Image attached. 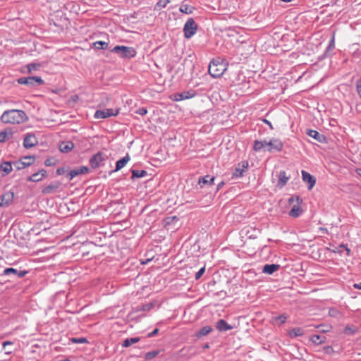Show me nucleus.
I'll return each mask as SVG.
<instances>
[{"label": "nucleus", "instance_id": "obj_1", "mask_svg": "<svg viewBox=\"0 0 361 361\" xmlns=\"http://www.w3.org/2000/svg\"><path fill=\"white\" fill-rule=\"evenodd\" d=\"M227 63L221 58L214 59L209 63V73L213 78H219L226 71Z\"/></svg>", "mask_w": 361, "mask_h": 361}, {"label": "nucleus", "instance_id": "obj_2", "mask_svg": "<svg viewBox=\"0 0 361 361\" xmlns=\"http://www.w3.org/2000/svg\"><path fill=\"white\" fill-rule=\"evenodd\" d=\"M22 113L21 110H7L1 115V120L4 123H20L23 121Z\"/></svg>", "mask_w": 361, "mask_h": 361}, {"label": "nucleus", "instance_id": "obj_3", "mask_svg": "<svg viewBox=\"0 0 361 361\" xmlns=\"http://www.w3.org/2000/svg\"><path fill=\"white\" fill-rule=\"evenodd\" d=\"M111 52L116 54L120 58L123 59L134 58L137 54V51L135 48L123 45H117L114 47L111 50Z\"/></svg>", "mask_w": 361, "mask_h": 361}, {"label": "nucleus", "instance_id": "obj_4", "mask_svg": "<svg viewBox=\"0 0 361 361\" xmlns=\"http://www.w3.org/2000/svg\"><path fill=\"white\" fill-rule=\"evenodd\" d=\"M302 202V200L299 196H292L288 199L289 204L295 202L288 213L290 216L297 218L302 214V210L300 207Z\"/></svg>", "mask_w": 361, "mask_h": 361}, {"label": "nucleus", "instance_id": "obj_5", "mask_svg": "<svg viewBox=\"0 0 361 361\" xmlns=\"http://www.w3.org/2000/svg\"><path fill=\"white\" fill-rule=\"evenodd\" d=\"M197 24L193 18H189L184 25L183 32L184 37L187 39L192 37L197 30Z\"/></svg>", "mask_w": 361, "mask_h": 361}, {"label": "nucleus", "instance_id": "obj_6", "mask_svg": "<svg viewBox=\"0 0 361 361\" xmlns=\"http://www.w3.org/2000/svg\"><path fill=\"white\" fill-rule=\"evenodd\" d=\"M118 109H104L102 110H97L94 114L96 118H106L111 116H116L118 114Z\"/></svg>", "mask_w": 361, "mask_h": 361}, {"label": "nucleus", "instance_id": "obj_7", "mask_svg": "<svg viewBox=\"0 0 361 361\" xmlns=\"http://www.w3.org/2000/svg\"><path fill=\"white\" fill-rule=\"evenodd\" d=\"M105 159V155L102 152H99L91 157L90 164L92 169H96L102 166V162Z\"/></svg>", "mask_w": 361, "mask_h": 361}, {"label": "nucleus", "instance_id": "obj_8", "mask_svg": "<svg viewBox=\"0 0 361 361\" xmlns=\"http://www.w3.org/2000/svg\"><path fill=\"white\" fill-rule=\"evenodd\" d=\"M44 84V81L39 76H30L24 78V85L32 87H39Z\"/></svg>", "mask_w": 361, "mask_h": 361}, {"label": "nucleus", "instance_id": "obj_9", "mask_svg": "<svg viewBox=\"0 0 361 361\" xmlns=\"http://www.w3.org/2000/svg\"><path fill=\"white\" fill-rule=\"evenodd\" d=\"M37 144L38 140L34 133H27L24 135V148H31Z\"/></svg>", "mask_w": 361, "mask_h": 361}, {"label": "nucleus", "instance_id": "obj_10", "mask_svg": "<svg viewBox=\"0 0 361 361\" xmlns=\"http://www.w3.org/2000/svg\"><path fill=\"white\" fill-rule=\"evenodd\" d=\"M14 200V192L8 191L4 194L0 195V207H6L10 205V204Z\"/></svg>", "mask_w": 361, "mask_h": 361}, {"label": "nucleus", "instance_id": "obj_11", "mask_svg": "<svg viewBox=\"0 0 361 361\" xmlns=\"http://www.w3.org/2000/svg\"><path fill=\"white\" fill-rule=\"evenodd\" d=\"M248 168V162L243 161L238 164V166L235 169L232 173V178H241L243 176V172Z\"/></svg>", "mask_w": 361, "mask_h": 361}, {"label": "nucleus", "instance_id": "obj_12", "mask_svg": "<svg viewBox=\"0 0 361 361\" xmlns=\"http://www.w3.org/2000/svg\"><path fill=\"white\" fill-rule=\"evenodd\" d=\"M269 147L267 150L269 152H273L274 151L280 152L282 150L283 147V142L279 139H272L269 142Z\"/></svg>", "mask_w": 361, "mask_h": 361}, {"label": "nucleus", "instance_id": "obj_13", "mask_svg": "<svg viewBox=\"0 0 361 361\" xmlns=\"http://www.w3.org/2000/svg\"><path fill=\"white\" fill-rule=\"evenodd\" d=\"M196 95V92L194 90H190L188 91H184L180 93L174 94V100L181 101L187 99H190Z\"/></svg>", "mask_w": 361, "mask_h": 361}, {"label": "nucleus", "instance_id": "obj_14", "mask_svg": "<svg viewBox=\"0 0 361 361\" xmlns=\"http://www.w3.org/2000/svg\"><path fill=\"white\" fill-rule=\"evenodd\" d=\"M89 171L90 169L87 166H80L70 171L67 174V177L69 178V180H72L73 178L78 175L87 173Z\"/></svg>", "mask_w": 361, "mask_h": 361}, {"label": "nucleus", "instance_id": "obj_15", "mask_svg": "<svg viewBox=\"0 0 361 361\" xmlns=\"http://www.w3.org/2000/svg\"><path fill=\"white\" fill-rule=\"evenodd\" d=\"M60 186H61V183L59 181H55V182L50 183L47 186L44 187L42 189V192L43 194H46V195L53 194L59 190Z\"/></svg>", "mask_w": 361, "mask_h": 361}, {"label": "nucleus", "instance_id": "obj_16", "mask_svg": "<svg viewBox=\"0 0 361 361\" xmlns=\"http://www.w3.org/2000/svg\"><path fill=\"white\" fill-rule=\"evenodd\" d=\"M302 180L304 182L309 183L308 189L311 190L316 183V179L310 173L305 171H302Z\"/></svg>", "mask_w": 361, "mask_h": 361}, {"label": "nucleus", "instance_id": "obj_17", "mask_svg": "<svg viewBox=\"0 0 361 361\" xmlns=\"http://www.w3.org/2000/svg\"><path fill=\"white\" fill-rule=\"evenodd\" d=\"M216 328L219 331L224 332L233 329V326L228 324L224 319H219L216 323Z\"/></svg>", "mask_w": 361, "mask_h": 361}, {"label": "nucleus", "instance_id": "obj_18", "mask_svg": "<svg viewBox=\"0 0 361 361\" xmlns=\"http://www.w3.org/2000/svg\"><path fill=\"white\" fill-rule=\"evenodd\" d=\"M47 174V171L44 169L39 170V171L33 173L32 176L27 178L28 181L38 182L41 180Z\"/></svg>", "mask_w": 361, "mask_h": 361}, {"label": "nucleus", "instance_id": "obj_19", "mask_svg": "<svg viewBox=\"0 0 361 361\" xmlns=\"http://www.w3.org/2000/svg\"><path fill=\"white\" fill-rule=\"evenodd\" d=\"M290 179V176L286 175V172L285 171H281L279 174V180L277 183V187L279 188H283L288 180Z\"/></svg>", "mask_w": 361, "mask_h": 361}, {"label": "nucleus", "instance_id": "obj_20", "mask_svg": "<svg viewBox=\"0 0 361 361\" xmlns=\"http://www.w3.org/2000/svg\"><path fill=\"white\" fill-rule=\"evenodd\" d=\"M307 134L319 142H325L326 137L314 130H308Z\"/></svg>", "mask_w": 361, "mask_h": 361}, {"label": "nucleus", "instance_id": "obj_21", "mask_svg": "<svg viewBox=\"0 0 361 361\" xmlns=\"http://www.w3.org/2000/svg\"><path fill=\"white\" fill-rule=\"evenodd\" d=\"M279 269H280L279 264H267L263 267L262 272L264 274H272L275 271H278Z\"/></svg>", "mask_w": 361, "mask_h": 361}, {"label": "nucleus", "instance_id": "obj_22", "mask_svg": "<svg viewBox=\"0 0 361 361\" xmlns=\"http://www.w3.org/2000/svg\"><path fill=\"white\" fill-rule=\"evenodd\" d=\"M214 179L215 178L214 176L207 175L199 178L198 184L201 186V188L205 185H212L214 184Z\"/></svg>", "mask_w": 361, "mask_h": 361}, {"label": "nucleus", "instance_id": "obj_23", "mask_svg": "<svg viewBox=\"0 0 361 361\" xmlns=\"http://www.w3.org/2000/svg\"><path fill=\"white\" fill-rule=\"evenodd\" d=\"M129 160H130V156L128 154H126L124 157H123L122 159L117 161L116 163L115 170L111 171L110 174L112 173L113 172H116V171L121 170L122 168H123L126 166V164L129 161Z\"/></svg>", "mask_w": 361, "mask_h": 361}, {"label": "nucleus", "instance_id": "obj_24", "mask_svg": "<svg viewBox=\"0 0 361 361\" xmlns=\"http://www.w3.org/2000/svg\"><path fill=\"white\" fill-rule=\"evenodd\" d=\"M74 144L71 141L62 142L59 145V150L63 153H68L73 149Z\"/></svg>", "mask_w": 361, "mask_h": 361}, {"label": "nucleus", "instance_id": "obj_25", "mask_svg": "<svg viewBox=\"0 0 361 361\" xmlns=\"http://www.w3.org/2000/svg\"><path fill=\"white\" fill-rule=\"evenodd\" d=\"M305 334L304 330L300 327H296L290 329L288 332V335L290 338H294L298 336H302Z\"/></svg>", "mask_w": 361, "mask_h": 361}, {"label": "nucleus", "instance_id": "obj_26", "mask_svg": "<svg viewBox=\"0 0 361 361\" xmlns=\"http://www.w3.org/2000/svg\"><path fill=\"white\" fill-rule=\"evenodd\" d=\"M212 328L209 326H205L200 329L199 331L196 333V336L197 338H200L202 336H204L208 335L210 332H212Z\"/></svg>", "mask_w": 361, "mask_h": 361}, {"label": "nucleus", "instance_id": "obj_27", "mask_svg": "<svg viewBox=\"0 0 361 361\" xmlns=\"http://www.w3.org/2000/svg\"><path fill=\"white\" fill-rule=\"evenodd\" d=\"M140 338L139 337H134V338H126L123 341L122 343V346L125 348H128L131 345L137 343Z\"/></svg>", "mask_w": 361, "mask_h": 361}, {"label": "nucleus", "instance_id": "obj_28", "mask_svg": "<svg viewBox=\"0 0 361 361\" xmlns=\"http://www.w3.org/2000/svg\"><path fill=\"white\" fill-rule=\"evenodd\" d=\"M147 172L145 170H132V179L139 178L147 176Z\"/></svg>", "mask_w": 361, "mask_h": 361}, {"label": "nucleus", "instance_id": "obj_29", "mask_svg": "<svg viewBox=\"0 0 361 361\" xmlns=\"http://www.w3.org/2000/svg\"><path fill=\"white\" fill-rule=\"evenodd\" d=\"M1 170L6 174H8L13 170L11 163L8 161L3 162L1 165Z\"/></svg>", "mask_w": 361, "mask_h": 361}, {"label": "nucleus", "instance_id": "obj_30", "mask_svg": "<svg viewBox=\"0 0 361 361\" xmlns=\"http://www.w3.org/2000/svg\"><path fill=\"white\" fill-rule=\"evenodd\" d=\"M24 169L30 166L35 161V155H27L24 154Z\"/></svg>", "mask_w": 361, "mask_h": 361}, {"label": "nucleus", "instance_id": "obj_31", "mask_svg": "<svg viewBox=\"0 0 361 361\" xmlns=\"http://www.w3.org/2000/svg\"><path fill=\"white\" fill-rule=\"evenodd\" d=\"M325 337L319 335H313L310 337V341L315 345H320L324 342Z\"/></svg>", "mask_w": 361, "mask_h": 361}, {"label": "nucleus", "instance_id": "obj_32", "mask_svg": "<svg viewBox=\"0 0 361 361\" xmlns=\"http://www.w3.org/2000/svg\"><path fill=\"white\" fill-rule=\"evenodd\" d=\"M41 67V64L39 63H32L27 65V72L31 74L35 71H38Z\"/></svg>", "mask_w": 361, "mask_h": 361}, {"label": "nucleus", "instance_id": "obj_33", "mask_svg": "<svg viewBox=\"0 0 361 361\" xmlns=\"http://www.w3.org/2000/svg\"><path fill=\"white\" fill-rule=\"evenodd\" d=\"M335 49V38L334 35H333L331 39L330 40L329 45L325 51V56H330L329 52L332 51Z\"/></svg>", "mask_w": 361, "mask_h": 361}, {"label": "nucleus", "instance_id": "obj_34", "mask_svg": "<svg viewBox=\"0 0 361 361\" xmlns=\"http://www.w3.org/2000/svg\"><path fill=\"white\" fill-rule=\"evenodd\" d=\"M358 331V329L355 326H346L343 333L346 335H353Z\"/></svg>", "mask_w": 361, "mask_h": 361}, {"label": "nucleus", "instance_id": "obj_35", "mask_svg": "<svg viewBox=\"0 0 361 361\" xmlns=\"http://www.w3.org/2000/svg\"><path fill=\"white\" fill-rule=\"evenodd\" d=\"M93 46L97 49H106L108 48V43L103 41H97L94 42Z\"/></svg>", "mask_w": 361, "mask_h": 361}, {"label": "nucleus", "instance_id": "obj_36", "mask_svg": "<svg viewBox=\"0 0 361 361\" xmlns=\"http://www.w3.org/2000/svg\"><path fill=\"white\" fill-rule=\"evenodd\" d=\"M4 273L5 275H8L12 273L18 274L19 277H23V271H18L13 268H6L4 269Z\"/></svg>", "mask_w": 361, "mask_h": 361}, {"label": "nucleus", "instance_id": "obj_37", "mask_svg": "<svg viewBox=\"0 0 361 361\" xmlns=\"http://www.w3.org/2000/svg\"><path fill=\"white\" fill-rule=\"evenodd\" d=\"M179 10L181 13L190 14L192 13L194 8L187 4H183L180 6Z\"/></svg>", "mask_w": 361, "mask_h": 361}, {"label": "nucleus", "instance_id": "obj_38", "mask_svg": "<svg viewBox=\"0 0 361 361\" xmlns=\"http://www.w3.org/2000/svg\"><path fill=\"white\" fill-rule=\"evenodd\" d=\"M159 352H160L159 350H153V351L148 352L145 354V358L147 360H150L153 359L154 357H155L157 355H158Z\"/></svg>", "mask_w": 361, "mask_h": 361}, {"label": "nucleus", "instance_id": "obj_39", "mask_svg": "<svg viewBox=\"0 0 361 361\" xmlns=\"http://www.w3.org/2000/svg\"><path fill=\"white\" fill-rule=\"evenodd\" d=\"M69 341L73 343H87L88 341L86 338H71Z\"/></svg>", "mask_w": 361, "mask_h": 361}, {"label": "nucleus", "instance_id": "obj_40", "mask_svg": "<svg viewBox=\"0 0 361 361\" xmlns=\"http://www.w3.org/2000/svg\"><path fill=\"white\" fill-rule=\"evenodd\" d=\"M276 322H278L279 325L283 324L286 322L287 319V316L286 314H281L274 318Z\"/></svg>", "mask_w": 361, "mask_h": 361}, {"label": "nucleus", "instance_id": "obj_41", "mask_svg": "<svg viewBox=\"0 0 361 361\" xmlns=\"http://www.w3.org/2000/svg\"><path fill=\"white\" fill-rule=\"evenodd\" d=\"M262 149H263V142H262V141L255 140L253 145V149L258 152Z\"/></svg>", "mask_w": 361, "mask_h": 361}, {"label": "nucleus", "instance_id": "obj_42", "mask_svg": "<svg viewBox=\"0 0 361 361\" xmlns=\"http://www.w3.org/2000/svg\"><path fill=\"white\" fill-rule=\"evenodd\" d=\"M171 1V0H159L156 4L155 8H164Z\"/></svg>", "mask_w": 361, "mask_h": 361}, {"label": "nucleus", "instance_id": "obj_43", "mask_svg": "<svg viewBox=\"0 0 361 361\" xmlns=\"http://www.w3.org/2000/svg\"><path fill=\"white\" fill-rule=\"evenodd\" d=\"M322 351L326 355H332L334 353V350L331 345L324 346L322 348Z\"/></svg>", "mask_w": 361, "mask_h": 361}, {"label": "nucleus", "instance_id": "obj_44", "mask_svg": "<svg viewBox=\"0 0 361 361\" xmlns=\"http://www.w3.org/2000/svg\"><path fill=\"white\" fill-rule=\"evenodd\" d=\"M13 166L17 170H20L21 169H23V161H22V158L21 157L19 159V160L18 161H15L13 163Z\"/></svg>", "mask_w": 361, "mask_h": 361}, {"label": "nucleus", "instance_id": "obj_45", "mask_svg": "<svg viewBox=\"0 0 361 361\" xmlns=\"http://www.w3.org/2000/svg\"><path fill=\"white\" fill-rule=\"evenodd\" d=\"M147 110L146 108H144V107L139 108L138 109H137L135 111V114H140L141 116H145V114H147Z\"/></svg>", "mask_w": 361, "mask_h": 361}, {"label": "nucleus", "instance_id": "obj_46", "mask_svg": "<svg viewBox=\"0 0 361 361\" xmlns=\"http://www.w3.org/2000/svg\"><path fill=\"white\" fill-rule=\"evenodd\" d=\"M205 271V267H202L196 274H195V279H199L203 275Z\"/></svg>", "mask_w": 361, "mask_h": 361}, {"label": "nucleus", "instance_id": "obj_47", "mask_svg": "<svg viewBox=\"0 0 361 361\" xmlns=\"http://www.w3.org/2000/svg\"><path fill=\"white\" fill-rule=\"evenodd\" d=\"M316 327L317 328L324 327L320 330L321 332H324V333L329 332L330 331V329H331V326H324V325H322V324L319 325Z\"/></svg>", "mask_w": 361, "mask_h": 361}, {"label": "nucleus", "instance_id": "obj_48", "mask_svg": "<svg viewBox=\"0 0 361 361\" xmlns=\"http://www.w3.org/2000/svg\"><path fill=\"white\" fill-rule=\"evenodd\" d=\"M8 134L7 133L3 131L0 133V142H4L7 139Z\"/></svg>", "mask_w": 361, "mask_h": 361}, {"label": "nucleus", "instance_id": "obj_49", "mask_svg": "<svg viewBox=\"0 0 361 361\" xmlns=\"http://www.w3.org/2000/svg\"><path fill=\"white\" fill-rule=\"evenodd\" d=\"M45 165L47 166H52L54 164V160L53 158H49V159H47L45 160V162H44Z\"/></svg>", "mask_w": 361, "mask_h": 361}, {"label": "nucleus", "instance_id": "obj_50", "mask_svg": "<svg viewBox=\"0 0 361 361\" xmlns=\"http://www.w3.org/2000/svg\"><path fill=\"white\" fill-rule=\"evenodd\" d=\"M16 226H13V227L12 228V231H13V233H14V236H15V238H16V240H19V239H22V238H23V236L21 235V234H20V233L16 234Z\"/></svg>", "mask_w": 361, "mask_h": 361}, {"label": "nucleus", "instance_id": "obj_51", "mask_svg": "<svg viewBox=\"0 0 361 361\" xmlns=\"http://www.w3.org/2000/svg\"><path fill=\"white\" fill-rule=\"evenodd\" d=\"M158 331H159V329H155L153 331L148 334L147 337L150 338V337L154 336L158 333Z\"/></svg>", "mask_w": 361, "mask_h": 361}, {"label": "nucleus", "instance_id": "obj_52", "mask_svg": "<svg viewBox=\"0 0 361 361\" xmlns=\"http://www.w3.org/2000/svg\"><path fill=\"white\" fill-rule=\"evenodd\" d=\"M356 90L360 97L361 98V85H356Z\"/></svg>", "mask_w": 361, "mask_h": 361}, {"label": "nucleus", "instance_id": "obj_53", "mask_svg": "<svg viewBox=\"0 0 361 361\" xmlns=\"http://www.w3.org/2000/svg\"><path fill=\"white\" fill-rule=\"evenodd\" d=\"M263 121H264L265 123H267V125H268V126L270 127V128H271V129H273V126H272V125H271V122H270V121H268V120H267V119H264V120H263Z\"/></svg>", "mask_w": 361, "mask_h": 361}, {"label": "nucleus", "instance_id": "obj_54", "mask_svg": "<svg viewBox=\"0 0 361 361\" xmlns=\"http://www.w3.org/2000/svg\"><path fill=\"white\" fill-rule=\"evenodd\" d=\"M354 288H356V289H360L361 290V282L359 283H355L354 284Z\"/></svg>", "mask_w": 361, "mask_h": 361}, {"label": "nucleus", "instance_id": "obj_55", "mask_svg": "<svg viewBox=\"0 0 361 361\" xmlns=\"http://www.w3.org/2000/svg\"><path fill=\"white\" fill-rule=\"evenodd\" d=\"M224 185V181H221V183H219L217 185V190H219L223 187Z\"/></svg>", "mask_w": 361, "mask_h": 361}, {"label": "nucleus", "instance_id": "obj_56", "mask_svg": "<svg viewBox=\"0 0 361 361\" xmlns=\"http://www.w3.org/2000/svg\"><path fill=\"white\" fill-rule=\"evenodd\" d=\"M152 305H146L143 307V310H149Z\"/></svg>", "mask_w": 361, "mask_h": 361}, {"label": "nucleus", "instance_id": "obj_57", "mask_svg": "<svg viewBox=\"0 0 361 361\" xmlns=\"http://www.w3.org/2000/svg\"><path fill=\"white\" fill-rule=\"evenodd\" d=\"M12 343L11 342H8V341H5L3 343V346H4V348L6 349V347L8 345H11Z\"/></svg>", "mask_w": 361, "mask_h": 361}, {"label": "nucleus", "instance_id": "obj_58", "mask_svg": "<svg viewBox=\"0 0 361 361\" xmlns=\"http://www.w3.org/2000/svg\"><path fill=\"white\" fill-rule=\"evenodd\" d=\"M262 142H263V148H265V147H269V145H268V142H267V141H262Z\"/></svg>", "mask_w": 361, "mask_h": 361}, {"label": "nucleus", "instance_id": "obj_59", "mask_svg": "<svg viewBox=\"0 0 361 361\" xmlns=\"http://www.w3.org/2000/svg\"><path fill=\"white\" fill-rule=\"evenodd\" d=\"M63 172V169H58L57 171H56V173H57L58 175H61Z\"/></svg>", "mask_w": 361, "mask_h": 361}, {"label": "nucleus", "instance_id": "obj_60", "mask_svg": "<svg viewBox=\"0 0 361 361\" xmlns=\"http://www.w3.org/2000/svg\"><path fill=\"white\" fill-rule=\"evenodd\" d=\"M355 171H356V173H357L359 176H360V177H361V169H357L355 170Z\"/></svg>", "mask_w": 361, "mask_h": 361}, {"label": "nucleus", "instance_id": "obj_61", "mask_svg": "<svg viewBox=\"0 0 361 361\" xmlns=\"http://www.w3.org/2000/svg\"><path fill=\"white\" fill-rule=\"evenodd\" d=\"M203 349H208L209 348V343H205L204 345H203Z\"/></svg>", "mask_w": 361, "mask_h": 361}, {"label": "nucleus", "instance_id": "obj_62", "mask_svg": "<svg viewBox=\"0 0 361 361\" xmlns=\"http://www.w3.org/2000/svg\"><path fill=\"white\" fill-rule=\"evenodd\" d=\"M17 81L19 84L23 85V78H19Z\"/></svg>", "mask_w": 361, "mask_h": 361}, {"label": "nucleus", "instance_id": "obj_63", "mask_svg": "<svg viewBox=\"0 0 361 361\" xmlns=\"http://www.w3.org/2000/svg\"><path fill=\"white\" fill-rule=\"evenodd\" d=\"M27 118H28V117L24 113V118H23L24 122H25L27 120Z\"/></svg>", "mask_w": 361, "mask_h": 361}, {"label": "nucleus", "instance_id": "obj_64", "mask_svg": "<svg viewBox=\"0 0 361 361\" xmlns=\"http://www.w3.org/2000/svg\"><path fill=\"white\" fill-rule=\"evenodd\" d=\"M357 85H361V75H360V78H359V80L357 82Z\"/></svg>", "mask_w": 361, "mask_h": 361}]
</instances>
